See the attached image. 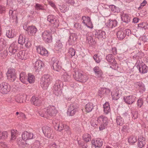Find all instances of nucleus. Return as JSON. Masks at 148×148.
Returning <instances> with one entry per match:
<instances>
[{"instance_id":"nucleus-52","label":"nucleus","mask_w":148,"mask_h":148,"mask_svg":"<svg viewBox=\"0 0 148 148\" xmlns=\"http://www.w3.org/2000/svg\"><path fill=\"white\" fill-rule=\"evenodd\" d=\"M17 132V131L16 130H13L11 131V139L13 140L16 138V135Z\"/></svg>"},{"instance_id":"nucleus-37","label":"nucleus","mask_w":148,"mask_h":148,"mask_svg":"<svg viewBox=\"0 0 148 148\" xmlns=\"http://www.w3.org/2000/svg\"><path fill=\"white\" fill-rule=\"evenodd\" d=\"M104 112L106 114H108L110 111V108L109 103L108 102H106L103 105Z\"/></svg>"},{"instance_id":"nucleus-36","label":"nucleus","mask_w":148,"mask_h":148,"mask_svg":"<svg viewBox=\"0 0 148 148\" xmlns=\"http://www.w3.org/2000/svg\"><path fill=\"white\" fill-rule=\"evenodd\" d=\"M17 49V47L13 43L12 44L9 48V52L12 54H14L16 52Z\"/></svg>"},{"instance_id":"nucleus-14","label":"nucleus","mask_w":148,"mask_h":148,"mask_svg":"<svg viewBox=\"0 0 148 148\" xmlns=\"http://www.w3.org/2000/svg\"><path fill=\"white\" fill-rule=\"evenodd\" d=\"M136 98L135 96L132 95L129 96L125 97L123 99L126 103L130 104H132L135 101Z\"/></svg>"},{"instance_id":"nucleus-50","label":"nucleus","mask_w":148,"mask_h":148,"mask_svg":"<svg viewBox=\"0 0 148 148\" xmlns=\"http://www.w3.org/2000/svg\"><path fill=\"white\" fill-rule=\"evenodd\" d=\"M7 77L10 82H13L16 78V74L8 75Z\"/></svg>"},{"instance_id":"nucleus-59","label":"nucleus","mask_w":148,"mask_h":148,"mask_svg":"<svg viewBox=\"0 0 148 148\" xmlns=\"http://www.w3.org/2000/svg\"><path fill=\"white\" fill-rule=\"evenodd\" d=\"M1 133L2 139H5L8 137V134L7 132L3 131Z\"/></svg>"},{"instance_id":"nucleus-20","label":"nucleus","mask_w":148,"mask_h":148,"mask_svg":"<svg viewBox=\"0 0 148 148\" xmlns=\"http://www.w3.org/2000/svg\"><path fill=\"white\" fill-rule=\"evenodd\" d=\"M34 67L36 70L38 69H40L42 67H43L44 64L43 62L40 60H38L36 61L34 63Z\"/></svg>"},{"instance_id":"nucleus-27","label":"nucleus","mask_w":148,"mask_h":148,"mask_svg":"<svg viewBox=\"0 0 148 148\" xmlns=\"http://www.w3.org/2000/svg\"><path fill=\"white\" fill-rule=\"evenodd\" d=\"M97 37L99 39H101L102 38L104 39L106 37V33L105 31L101 30H99L97 32Z\"/></svg>"},{"instance_id":"nucleus-15","label":"nucleus","mask_w":148,"mask_h":148,"mask_svg":"<svg viewBox=\"0 0 148 148\" xmlns=\"http://www.w3.org/2000/svg\"><path fill=\"white\" fill-rule=\"evenodd\" d=\"M33 137V135L32 133L26 131H24L22 134V138L25 141L32 139Z\"/></svg>"},{"instance_id":"nucleus-2","label":"nucleus","mask_w":148,"mask_h":148,"mask_svg":"<svg viewBox=\"0 0 148 148\" xmlns=\"http://www.w3.org/2000/svg\"><path fill=\"white\" fill-rule=\"evenodd\" d=\"M45 109V111H47V114H45V116L50 118L52 116H54L58 112L57 110L54 106H50L49 107Z\"/></svg>"},{"instance_id":"nucleus-49","label":"nucleus","mask_w":148,"mask_h":148,"mask_svg":"<svg viewBox=\"0 0 148 148\" xmlns=\"http://www.w3.org/2000/svg\"><path fill=\"white\" fill-rule=\"evenodd\" d=\"M6 35L9 38H12L14 37V34L12 33V29L7 31Z\"/></svg>"},{"instance_id":"nucleus-55","label":"nucleus","mask_w":148,"mask_h":148,"mask_svg":"<svg viewBox=\"0 0 148 148\" xmlns=\"http://www.w3.org/2000/svg\"><path fill=\"white\" fill-rule=\"evenodd\" d=\"M98 122L97 120L95 119H92L90 122L91 125L93 127H96L97 126Z\"/></svg>"},{"instance_id":"nucleus-51","label":"nucleus","mask_w":148,"mask_h":148,"mask_svg":"<svg viewBox=\"0 0 148 148\" xmlns=\"http://www.w3.org/2000/svg\"><path fill=\"white\" fill-rule=\"evenodd\" d=\"M75 49L72 48H70L69 49V54L71 58L75 55Z\"/></svg>"},{"instance_id":"nucleus-61","label":"nucleus","mask_w":148,"mask_h":148,"mask_svg":"<svg viewBox=\"0 0 148 148\" xmlns=\"http://www.w3.org/2000/svg\"><path fill=\"white\" fill-rule=\"evenodd\" d=\"M62 45L61 43H60V41H58L57 42L55 46V47L56 50H58L61 48L62 47Z\"/></svg>"},{"instance_id":"nucleus-56","label":"nucleus","mask_w":148,"mask_h":148,"mask_svg":"<svg viewBox=\"0 0 148 148\" xmlns=\"http://www.w3.org/2000/svg\"><path fill=\"white\" fill-rule=\"evenodd\" d=\"M59 21L58 20L55 19V21L51 23L52 26L55 27H58L59 26Z\"/></svg>"},{"instance_id":"nucleus-5","label":"nucleus","mask_w":148,"mask_h":148,"mask_svg":"<svg viewBox=\"0 0 148 148\" xmlns=\"http://www.w3.org/2000/svg\"><path fill=\"white\" fill-rule=\"evenodd\" d=\"M61 82V81L60 80H56L53 87V93L57 96H60L62 92L60 86Z\"/></svg>"},{"instance_id":"nucleus-64","label":"nucleus","mask_w":148,"mask_h":148,"mask_svg":"<svg viewBox=\"0 0 148 148\" xmlns=\"http://www.w3.org/2000/svg\"><path fill=\"white\" fill-rule=\"evenodd\" d=\"M93 58L96 62L99 63L100 62L101 60L97 54H95L93 56Z\"/></svg>"},{"instance_id":"nucleus-29","label":"nucleus","mask_w":148,"mask_h":148,"mask_svg":"<svg viewBox=\"0 0 148 148\" xmlns=\"http://www.w3.org/2000/svg\"><path fill=\"white\" fill-rule=\"evenodd\" d=\"M17 56L22 60H25L27 58V54L24 51H21L17 54Z\"/></svg>"},{"instance_id":"nucleus-62","label":"nucleus","mask_w":148,"mask_h":148,"mask_svg":"<svg viewBox=\"0 0 148 148\" xmlns=\"http://www.w3.org/2000/svg\"><path fill=\"white\" fill-rule=\"evenodd\" d=\"M8 55V52L7 50H4L3 52L0 54L1 56L3 58H4Z\"/></svg>"},{"instance_id":"nucleus-39","label":"nucleus","mask_w":148,"mask_h":148,"mask_svg":"<svg viewBox=\"0 0 148 148\" xmlns=\"http://www.w3.org/2000/svg\"><path fill=\"white\" fill-rule=\"evenodd\" d=\"M83 140L86 142L90 141L91 140V136L90 134H84L82 136Z\"/></svg>"},{"instance_id":"nucleus-17","label":"nucleus","mask_w":148,"mask_h":148,"mask_svg":"<svg viewBox=\"0 0 148 148\" xmlns=\"http://www.w3.org/2000/svg\"><path fill=\"white\" fill-rule=\"evenodd\" d=\"M26 30L27 31L29 34L31 35L34 36L36 33L37 29L35 26H31L28 27Z\"/></svg>"},{"instance_id":"nucleus-19","label":"nucleus","mask_w":148,"mask_h":148,"mask_svg":"<svg viewBox=\"0 0 148 148\" xmlns=\"http://www.w3.org/2000/svg\"><path fill=\"white\" fill-rule=\"evenodd\" d=\"M95 75L98 77H101L103 75V73L100 69L98 66H95L93 69Z\"/></svg>"},{"instance_id":"nucleus-42","label":"nucleus","mask_w":148,"mask_h":148,"mask_svg":"<svg viewBox=\"0 0 148 148\" xmlns=\"http://www.w3.org/2000/svg\"><path fill=\"white\" fill-rule=\"evenodd\" d=\"M111 95L112 99L114 100H116L120 97V95L119 94V92L117 91L112 92Z\"/></svg>"},{"instance_id":"nucleus-43","label":"nucleus","mask_w":148,"mask_h":148,"mask_svg":"<svg viewBox=\"0 0 148 148\" xmlns=\"http://www.w3.org/2000/svg\"><path fill=\"white\" fill-rule=\"evenodd\" d=\"M137 141L136 137L134 136H130L128 139V142L130 144H133Z\"/></svg>"},{"instance_id":"nucleus-1","label":"nucleus","mask_w":148,"mask_h":148,"mask_svg":"<svg viewBox=\"0 0 148 148\" xmlns=\"http://www.w3.org/2000/svg\"><path fill=\"white\" fill-rule=\"evenodd\" d=\"M51 79V77L48 74L45 75L42 77L40 84L43 89L45 90L47 88Z\"/></svg>"},{"instance_id":"nucleus-38","label":"nucleus","mask_w":148,"mask_h":148,"mask_svg":"<svg viewBox=\"0 0 148 148\" xmlns=\"http://www.w3.org/2000/svg\"><path fill=\"white\" fill-rule=\"evenodd\" d=\"M62 80L65 82H70L71 80V76L66 73H65L62 77Z\"/></svg>"},{"instance_id":"nucleus-28","label":"nucleus","mask_w":148,"mask_h":148,"mask_svg":"<svg viewBox=\"0 0 148 148\" xmlns=\"http://www.w3.org/2000/svg\"><path fill=\"white\" fill-rule=\"evenodd\" d=\"M26 95H17L15 99L16 101L18 103H23L25 101V98Z\"/></svg>"},{"instance_id":"nucleus-4","label":"nucleus","mask_w":148,"mask_h":148,"mask_svg":"<svg viewBox=\"0 0 148 148\" xmlns=\"http://www.w3.org/2000/svg\"><path fill=\"white\" fill-rule=\"evenodd\" d=\"M42 130L46 137L49 138H53V133L52 128L47 126H45L42 127Z\"/></svg>"},{"instance_id":"nucleus-32","label":"nucleus","mask_w":148,"mask_h":148,"mask_svg":"<svg viewBox=\"0 0 148 148\" xmlns=\"http://www.w3.org/2000/svg\"><path fill=\"white\" fill-rule=\"evenodd\" d=\"M93 108V104L91 102H89L85 106V110L87 112H90Z\"/></svg>"},{"instance_id":"nucleus-7","label":"nucleus","mask_w":148,"mask_h":148,"mask_svg":"<svg viewBox=\"0 0 148 148\" xmlns=\"http://www.w3.org/2000/svg\"><path fill=\"white\" fill-rule=\"evenodd\" d=\"M106 58L108 62L110 63V64H112L113 66L112 67L110 66L109 68H112V69L115 68L117 63L115 60V57L112 54H108L106 56Z\"/></svg>"},{"instance_id":"nucleus-16","label":"nucleus","mask_w":148,"mask_h":148,"mask_svg":"<svg viewBox=\"0 0 148 148\" xmlns=\"http://www.w3.org/2000/svg\"><path fill=\"white\" fill-rule=\"evenodd\" d=\"M31 101L32 104L36 106H40L42 103L41 99L35 96H32Z\"/></svg>"},{"instance_id":"nucleus-46","label":"nucleus","mask_w":148,"mask_h":148,"mask_svg":"<svg viewBox=\"0 0 148 148\" xmlns=\"http://www.w3.org/2000/svg\"><path fill=\"white\" fill-rule=\"evenodd\" d=\"M35 77L33 75L30 74H28L27 80L31 84L34 83L35 81Z\"/></svg>"},{"instance_id":"nucleus-47","label":"nucleus","mask_w":148,"mask_h":148,"mask_svg":"<svg viewBox=\"0 0 148 148\" xmlns=\"http://www.w3.org/2000/svg\"><path fill=\"white\" fill-rule=\"evenodd\" d=\"M14 74H16L15 69L12 68H9L7 73V76L12 75Z\"/></svg>"},{"instance_id":"nucleus-25","label":"nucleus","mask_w":148,"mask_h":148,"mask_svg":"<svg viewBox=\"0 0 148 148\" xmlns=\"http://www.w3.org/2000/svg\"><path fill=\"white\" fill-rule=\"evenodd\" d=\"M97 121L99 123L104 124L108 123L107 118L104 116L101 115L99 116L97 118Z\"/></svg>"},{"instance_id":"nucleus-9","label":"nucleus","mask_w":148,"mask_h":148,"mask_svg":"<svg viewBox=\"0 0 148 148\" xmlns=\"http://www.w3.org/2000/svg\"><path fill=\"white\" fill-rule=\"evenodd\" d=\"M42 39L46 42L49 43L52 41V37L50 33L47 31H45L42 33Z\"/></svg>"},{"instance_id":"nucleus-3","label":"nucleus","mask_w":148,"mask_h":148,"mask_svg":"<svg viewBox=\"0 0 148 148\" xmlns=\"http://www.w3.org/2000/svg\"><path fill=\"white\" fill-rule=\"evenodd\" d=\"M73 74L74 79L77 81L81 82H85L88 80V77L81 72H75Z\"/></svg>"},{"instance_id":"nucleus-63","label":"nucleus","mask_w":148,"mask_h":148,"mask_svg":"<svg viewBox=\"0 0 148 148\" xmlns=\"http://www.w3.org/2000/svg\"><path fill=\"white\" fill-rule=\"evenodd\" d=\"M35 8L36 10H43V7L42 5L39 3H36L35 6Z\"/></svg>"},{"instance_id":"nucleus-6","label":"nucleus","mask_w":148,"mask_h":148,"mask_svg":"<svg viewBox=\"0 0 148 148\" xmlns=\"http://www.w3.org/2000/svg\"><path fill=\"white\" fill-rule=\"evenodd\" d=\"M79 110L78 105L75 103L71 104L69 106L68 110V113L71 116L74 115Z\"/></svg>"},{"instance_id":"nucleus-30","label":"nucleus","mask_w":148,"mask_h":148,"mask_svg":"<svg viewBox=\"0 0 148 148\" xmlns=\"http://www.w3.org/2000/svg\"><path fill=\"white\" fill-rule=\"evenodd\" d=\"M27 76L24 72H22L20 74V80L23 84H25L27 82Z\"/></svg>"},{"instance_id":"nucleus-10","label":"nucleus","mask_w":148,"mask_h":148,"mask_svg":"<svg viewBox=\"0 0 148 148\" xmlns=\"http://www.w3.org/2000/svg\"><path fill=\"white\" fill-rule=\"evenodd\" d=\"M52 61L53 62V67L54 70L57 71H60L61 66L60 63L59 61L57 60L55 58H52Z\"/></svg>"},{"instance_id":"nucleus-12","label":"nucleus","mask_w":148,"mask_h":148,"mask_svg":"<svg viewBox=\"0 0 148 148\" xmlns=\"http://www.w3.org/2000/svg\"><path fill=\"white\" fill-rule=\"evenodd\" d=\"M86 42L90 45H92L95 43V37L92 36L91 32L87 33L86 35Z\"/></svg>"},{"instance_id":"nucleus-21","label":"nucleus","mask_w":148,"mask_h":148,"mask_svg":"<svg viewBox=\"0 0 148 148\" xmlns=\"http://www.w3.org/2000/svg\"><path fill=\"white\" fill-rule=\"evenodd\" d=\"M110 90L108 89L102 88L98 92V95L101 97L103 95L109 94L110 93Z\"/></svg>"},{"instance_id":"nucleus-57","label":"nucleus","mask_w":148,"mask_h":148,"mask_svg":"<svg viewBox=\"0 0 148 148\" xmlns=\"http://www.w3.org/2000/svg\"><path fill=\"white\" fill-rule=\"evenodd\" d=\"M25 140H21V141L19 140L18 141V144L19 146L22 147H24L25 146Z\"/></svg>"},{"instance_id":"nucleus-53","label":"nucleus","mask_w":148,"mask_h":148,"mask_svg":"<svg viewBox=\"0 0 148 148\" xmlns=\"http://www.w3.org/2000/svg\"><path fill=\"white\" fill-rule=\"evenodd\" d=\"M56 19L55 17L52 15H49L47 16L48 21L51 23L55 21Z\"/></svg>"},{"instance_id":"nucleus-8","label":"nucleus","mask_w":148,"mask_h":148,"mask_svg":"<svg viewBox=\"0 0 148 148\" xmlns=\"http://www.w3.org/2000/svg\"><path fill=\"white\" fill-rule=\"evenodd\" d=\"M10 90V86L8 83H2L0 84V92L2 93L7 94Z\"/></svg>"},{"instance_id":"nucleus-35","label":"nucleus","mask_w":148,"mask_h":148,"mask_svg":"<svg viewBox=\"0 0 148 148\" xmlns=\"http://www.w3.org/2000/svg\"><path fill=\"white\" fill-rule=\"evenodd\" d=\"M121 19L124 22L128 23L130 21V18L128 14H125L121 16Z\"/></svg>"},{"instance_id":"nucleus-18","label":"nucleus","mask_w":148,"mask_h":148,"mask_svg":"<svg viewBox=\"0 0 148 148\" xmlns=\"http://www.w3.org/2000/svg\"><path fill=\"white\" fill-rule=\"evenodd\" d=\"M77 37V35L76 33H71L68 40L69 44L72 45L74 44L76 40Z\"/></svg>"},{"instance_id":"nucleus-58","label":"nucleus","mask_w":148,"mask_h":148,"mask_svg":"<svg viewBox=\"0 0 148 148\" xmlns=\"http://www.w3.org/2000/svg\"><path fill=\"white\" fill-rule=\"evenodd\" d=\"M143 100L142 98L138 99L137 101V105L139 107H141L143 103Z\"/></svg>"},{"instance_id":"nucleus-13","label":"nucleus","mask_w":148,"mask_h":148,"mask_svg":"<svg viewBox=\"0 0 148 148\" xmlns=\"http://www.w3.org/2000/svg\"><path fill=\"white\" fill-rule=\"evenodd\" d=\"M82 19L83 20V23L84 24L88 27L90 28H93L92 24L89 17L83 16L82 17Z\"/></svg>"},{"instance_id":"nucleus-24","label":"nucleus","mask_w":148,"mask_h":148,"mask_svg":"<svg viewBox=\"0 0 148 148\" xmlns=\"http://www.w3.org/2000/svg\"><path fill=\"white\" fill-rule=\"evenodd\" d=\"M137 66V68H138L140 73H145L147 72V66L145 64H144L140 66V65L139 64V63H138Z\"/></svg>"},{"instance_id":"nucleus-54","label":"nucleus","mask_w":148,"mask_h":148,"mask_svg":"<svg viewBox=\"0 0 148 148\" xmlns=\"http://www.w3.org/2000/svg\"><path fill=\"white\" fill-rule=\"evenodd\" d=\"M40 143L38 140L36 141L32 147V148H40Z\"/></svg>"},{"instance_id":"nucleus-31","label":"nucleus","mask_w":148,"mask_h":148,"mask_svg":"<svg viewBox=\"0 0 148 148\" xmlns=\"http://www.w3.org/2000/svg\"><path fill=\"white\" fill-rule=\"evenodd\" d=\"M109 22L107 26L110 28H112L116 27L117 23V22L116 20H109Z\"/></svg>"},{"instance_id":"nucleus-23","label":"nucleus","mask_w":148,"mask_h":148,"mask_svg":"<svg viewBox=\"0 0 148 148\" xmlns=\"http://www.w3.org/2000/svg\"><path fill=\"white\" fill-rule=\"evenodd\" d=\"M92 143L93 145H94L95 147H100L102 145L103 141L101 140L98 139L96 140H92Z\"/></svg>"},{"instance_id":"nucleus-44","label":"nucleus","mask_w":148,"mask_h":148,"mask_svg":"<svg viewBox=\"0 0 148 148\" xmlns=\"http://www.w3.org/2000/svg\"><path fill=\"white\" fill-rule=\"evenodd\" d=\"M45 109H47V108H44L40 109L39 112V114L41 116L47 119L49 118V117H46V116L45 117V114H47V111H44L45 110H44Z\"/></svg>"},{"instance_id":"nucleus-11","label":"nucleus","mask_w":148,"mask_h":148,"mask_svg":"<svg viewBox=\"0 0 148 148\" xmlns=\"http://www.w3.org/2000/svg\"><path fill=\"white\" fill-rule=\"evenodd\" d=\"M53 123L55 130L60 132L63 129L64 125L61 122L60 123L58 120H54Z\"/></svg>"},{"instance_id":"nucleus-22","label":"nucleus","mask_w":148,"mask_h":148,"mask_svg":"<svg viewBox=\"0 0 148 148\" xmlns=\"http://www.w3.org/2000/svg\"><path fill=\"white\" fill-rule=\"evenodd\" d=\"M36 50L38 53L42 55L45 56L48 53V51L46 49L40 46L37 47Z\"/></svg>"},{"instance_id":"nucleus-45","label":"nucleus","mask_w":148,"mask_h":148,"mask_svg":"<svg viewBox=\"0 0 148 148\" xmlns=\"http://www.w3.org/2000/svg\"><path fill=\"white\" fill-rule=\"evenodd\" d=\"M143 85V83L141 82H135L134 84V87L138 89L142 88Z\"/></svg>"},{"instance_id":"nucleus-34","label":"nucleus","mask_w":148,"mask_h":148,"mask_svg":"<svg viewBox=\"0 0 148 148\" xmlns=\"http://www.w3.org/2000/svg\"><path fill=\"white\" fill-rule=\"evenodd\" d=\"M132 54L133 55H134L133 57H135L136 58H140L143 55V53L138 50L133 52Z\"/></svg>"},{"instance_id":"nucleus-60","label":"nucleus","mask_w":148,"mask_h":148,"mask_svg":"<svg viewBox=\"0 0 148 148\" xmlns=\"http://www.w3.org/2000/svg\"><path fill=\"white\" fill-rule=\"evenodd\" d=\"M64 129L65 131L66 132L68 135L70 134L71 132L70 131V128L68 125L65 124L64 126V128H63V129Z\"/></svg>"},{"instance_id":"nucleus-40","label":"nucleus","mask_w":148,"mask_h":148,"mask_svg":"<svg viewBox=\"0 0 148 148\" xmlns=\"http://www.w3.org/2000/svg\"><path fill=\"white\" fill-rule=\"evenodd\" d=\"M6 45L5 40L3 38H0V51L2 50Z\"/></svg>"},{"instance_id":"nucleus-26","label":"nucleus","mask_w":148,"mask_h":148,"mask_svg":"<svg viewBox=\"0 0 148 148\" xmlns=\"http://www.w3.org/2000/svg\"><path fill=\"white\" fill-rule=\"evenodd\" d=\"M146 144V141L145 138L140 136L138 138V146L139 148L143 147Z\"/></svg>"},{"instance_id":"nucleus-48","label":"nucleus","mask_w":148,"mask_h":148,"mask_svg":"<svg viewBox=\"0 0 148 148\" xmlns=\"http://www.w3.org/2000/svg\"><path fill=\"white\" fill-rule=\"evenodd\" d=\"M123 120L121 116H118L116 118V123L118 125H122L123 124Z\"/></svg>"},{"instance_id":"nucleus-41","label":"nucleus","mask_w":148,"mask_h":148,"mask_svg":"<svg viewBox=\"0 0 148 148\" xmlns=\"http://www.w3.org/2000/svg\"><path fill=\"white\" fill-rule=\"evenodd\" d=\"M26 39L25 37L24 38L22 35H20L18 40V42L21 45H23V44L26 42Z\"/></svg>"},{"instance_id":"nucleus-33","label":"nucleus","mask_w":148,"mask_h":148,"mask_svg":"<svg viewBox=\"0 0 148 148\" xmlns=\"http://www.w3.org/2000/svg\"><path fill=\"white\" fill-rule=\"evenodd\" d=\"M117 38L119 40H121L123 39L125 36V34L123 31H119L117 34Z\"/></svg>"}]
</instances>
